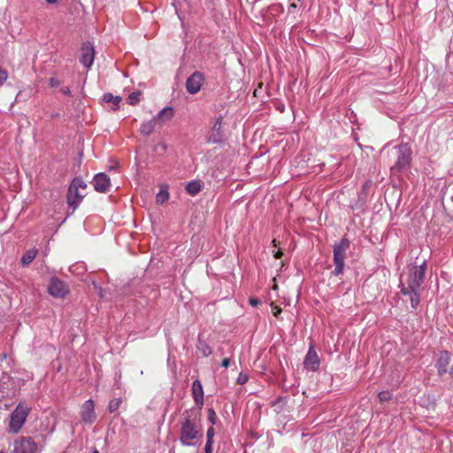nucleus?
I'll return each mask as SVG.
<instances>
[{
  "label": "nucleus",
  "instance_id": "nucleus-1",
  "mask_svg": "<svg viewBox=\"0 0 453 453\" xmlns=\"http://www.w3.org/2000/svg\"><path fill=\"white\" fill-rule=\"evenodd\" d=\"M426 270V260L421 265H411L408 273L401 280V292L410 296L411 305L416 309L420 302L419 288L424 280Z\"/></svg>",
  "mask_w": 453,
  "mask_h": 453
},
{
  "label": "nucleus",
  "instance_id": "nucleus-30",
  "mask_svg": "<svg viewBox=\"0 0 453 453\" xmlns=\"http://www.w3.org/2000/svg\"><path fill=\"white\" fill-rule=\"evenodd\" d=\"M7 72L0 67V86H2L7 80Z\"/></svg>",
  "mask_w": 453,
  "mask_h": 453
},
{
  "label": "nucleus",
  "instance_id": "nucleus-12",
  "mask_svg": "<svg viewBox=\"0 0 453 453\" xmlns=\"http://www.w3.org/2000/svg\"><path fill=\"white\" fill-rule=\"evenodd\" d=\"M95 58V51L92 45L89 43H85L81 47V63L86 67L89 68Z\"/></svg>",
  "mask_w": 453,
  "mask_h": 453
},
{
  "label": "nucleus",
  "instance_id": "nucleus-36",
  "mask_svg": "<svg viewBox=\"0 0 453 453\" xmlns=\"http://www.w3.org/2000/svg\"><path fill=\"white\" fill-rule=\"evenodd\" d=\"M282 256L283 252L280 250H278L274 254V257L277 259L280 258Z\"/></svg>",
  "mask_w": 453,
  "mask_h": 453
},
{
  "label": "nucleus",
  "instance_id": "nucleus-7",
  "mask_svg": "<svg viewBox=\"0 0 453 453\" xmlns=\"http://www.w3.org/2000/svg\"><path fill=\"white\" fill-rule=\"evenodd\" d=\"M69 286L58 277H51L48 285V293L56 298H64L69 294Z\"/></svg>",
  "mask_w": 453,
  "mask_h": 453
},
{
  "label": "nucleus",
  "instance_id": "nucleus-32",
  "mask_svg": "<svg viewBox=\"0 0 453 453\" xmlns=\"http://www.w3.org/2000/svg\"><path fill=\"white\" fill-rule=\"evenodd\" d=\"M280 313H281V309L279 306H274L273 308V316L278 317L279 314H280Z\"/></svg>",
  "mask_w": 453,
  "mask_h": 453
},
{
  "label": "nucleus",
  "instance_id": "nucleus-33",
  "mask_svg": "<svg viewBox=\"0 0 453 453\" xmlns=\"http://www.w3.org/2000/svg\"><path fill=\"white\" fill-rule=\"evenodd\" d=\"M249 303L251 306H257L260 303V301L257 298H250Z\"/></svg>",
  "mask_w": 453,
  "mask_h": 453
},
{
  "label": "nucleus",
  "instance_id": "nucleus-27",
  "mask_svg": "<svg viewBox=\"0 0 453 453\" xmlns=\"http://www.w3.org/2000/svg\"><path fill=\"white\" fill-rule=\"evenodd\" d=\"M208 420L212 426L217 422V414L212 408L208 409Z\"/></svg>",
  "mask_w": 453,
  "mask_h": 453
},
{
  "label": "nucleus",
  "instance_id": "nucleus-28",
  "mask_svg": "<svg viewBox=\"0 0 453 453\" xmlns=\"http://www.w3.org/2000/svg\"><path fill=\"white\" fill-rule=\"evenodd\" d=\"M378 397L380 402H387L391 399V394L388 391H381L379 393Z\"/></svg>",
  "mask_w": 453,
  "mask_h": 453
},
{
  "label": "nucleus",
  "instance_id": "nucleus-21",
  "mask_svg": "<svg viewBox=\"0 0 453 453\" xmlns=\"http://www.w3.org/2000/svg\"><path fill=\"white\" fill-rule=\"evenodd\" d=\"M156 125V120L152 119L147 122H143L141 126L140 131L143 135H149L154 131Z\"/></svg>",
  "mask_w": 453,
  "mask_h": 453
},
{
  "label": "nucleus",
  "instance_id": "nucleus-29",
  "mask_svg": "<svg viewBox=\"0 0 453 453\" xmlns=\"http://www.w3.org/2000/svg\"><path fill=\"white\" fill-rule=\"evenodd\" d=\"M249 380V377L247 374L241 372L237 378V383L240 385L245 384Z\"/></svg>",
  "mask_w": 453,
  "mask_h": 453
},
{
  "label": "nucleus",
  "instance_id": "nucleus-5",
  "mask_svg": "<svg viewBox=\"0 0 453 453\" xmlns=\"http://www.w3.org/2000/svg\"><path fill=\"white\" fill-rule=\"evenodd\" d=\"M350 246V242L348 238L343 237L341 241L335 243L333 247L334 253V269L332 273L335 276H338L342 273L344 269V261L346 258V252Z\"/></svg>",
  "mask_w": 453,
  "mask_h": 453
},
{
  "label": "nucleus",
  "instance_id": "nucleus-39",
  "mask_svg": "<svg viewBox=\"0 0 453 453\" xmlns=\"http://www.w3.org/2000/svg\"><path fill=\"white\" fill-rule=\"evenodd\" d=\"M273 246H275V247L277 246V243H276V240H275V239L273 241Z\"/></svg>",
  "mask_w": 453,
  "mask_h": 453
},
{
  "label": "nucleus",
  "instance_id": "nucleus-9",
  "mask_svg": "<svg viewBox=\"0 0 453 453\" xmlns=\"http://www.w3.org/2000/svg\"><path fill=\"white\" fill-rule=\"evenodd\" d=\"M204 81V76L200 72L193 73L186 81V88L189 94H196Z\"/></svg>",
  "mask_w": 453,
  "mask_h": 453
},
{
  "label": "nucleus",
  "instance_id": "nucleus-17",
  "mask_svg": "<svg viewBox=\"0 0 453 453\" xmlns=\"http://www.w3.org/2000/svg\"><path fill=\"white\" fill-rule=\"evenodd\" d=\"M173 117V109L172 107H165L153 118V119L156 120V124L162 125L171 120Z\"/></svg>",
  "mask_w": 453,
  "mask_h": 453
},
{
  "label": "nucleus",
  "instance_id": "nucleus-2",
  "mask_svg": "<svg viewBox=\"0 0 453 453\" xmlns=\"http://www.w3.org/2000/svg\"><path fill=\"white\" fill-rule=\"evenodd\" d=\"M180 423V441L183 446H195L203 437L201 427V413L199 410H187L182 414Z\"/></svg>",
  "mask_w": 453,
  "mask_h": 453
},
{
  "label": "nucleus",
  "instance_id": "nucleus-40",
  "mask_svg": "<svg viewBox=\"0 0 453 453\" xmlns=\"http://www.w3.org/2000/svg\"><path fill=\"white\" fill-rule=\"evenodd\" d=\"M92 453H99L97 449H95Z\"/></svg>",
  "mask_w": 453,
  "mask_h": 453
},
{
  "label": "nucleus",
  "instance_id": "nucleus-34",
  "mask_svg": "<svg viewBox=\"0 0 453 453\" xmlns=\"http://www.w3.org/2000/svg\"><path fill=\"white\" fill-rule=\"evenodd\" d=\"M61 92L65 95L71 96V90L68 87H63L61 88Z\"/></svg>",
  "mask_w": 453,
  "mask_h": 453
},
{
  "label": "nucleus",
  "instance_id": "nucleus-11",
  "mask_svg": "<svg viewBox=\"0 0 453 453\" xmlns=\"http://www.w3.org/2000/svg\"><path fill=\"white\" fill-rule=\"evenodd\" d=\"M319 364H320V361H319L317 352L315 351L313 347H310V349L306 354V357L304 358V362H303L304 367L310 371L315 372L319 369Z\"/></svg>",
  "mask_w": 453,
  "mask_h": 453
},
{
  "label": "nucleus",
  "instance_id": "nucleus-38",
  "mask_svg": "<svg viewBox=\"0 0 453 453\" xmlns=\"http://www.w3.org/2000/svg\"><path fill=\"white\" fill-rule=\"evenodd\" d=\"M49 4H56L58 0H46Z\"/></svg>",
  "mask_w": 453,
  "mask_h": 453
},
{
  "label": "nucleus",
  "instance_id": "nucleus-10",
  "mask_svg": "<svg viewBox=\"0 0 453 453\" xmlns=\"http://www.w3.org/2000/svg\"><path fill=\"white\" fill-rule=\"evenodd\" d=\"M81 421L85 424H92L95 422L96 418V415L95 412V403L89 399L87 400L81 408Z\"/></svg>",
  "mask_w": 453,
  "mask_h": 453
},
{
  "label": "nucleus",
  "instance_id": "nucleus-35",
  "mask_svg": "<svg viewBox=\"0 0 453 453\" xmlns=\"http://www.w3.org/2000/svg\"><path fill=\"white\" fill-rule=\"evenodd\" d=\"M230 365V360L229 358H224L223 361H222V367H225V368H227Z\"/></svg>",
  "mask_w": 453,
  "mask_h": 453
},
{
  "label": "nucleus",
  "instance_id": "nucleus-8",
  "mask_svg": "<svg viewBox=\"0 0 453 453\" xmlns=\"http://www.w3.org/2000/svg\"><path fill=\"white\" fill-rule=\"evenodd\" d=\"M38 447L31 437H19L13 442V453H37Z\"/></svg>",
  "mask_w": 453,
  "mask_h": 453
},
{
  "label": "nucleus",
  "instance_id": "nucleus-24",
  "mask_svg": "<svg viewBox=\"0 0 453 453\" xmlns=\"http://www.w3.org/2000/svg\"><path fill=\"white\" fill-rule=\"evenodd\" d=\"M104 101L105 103H112L114 105L119 106L121 102V97L119 96H113L111 93H106L104 95Z\"/></svg>",
  "mask_w": 453,
  "mask_h": 453
},
{
  "label": "nucleus",
  "instance_id": "nucleus-14",
  "mask_svg": "<svg viewBox=\"0 0 453 453\" xmlns=\"http://www.w3.org/2000/svg\"><path fill=\"white\" fill-rule=\"evenodd\" d=\"M449 364L450 354L448 351L441 352L436 364L438 374L440 376H443L449 372L448 369Z\"/></svg>",
  "mask_w": 453,
  "mask_h": 453
},
{
  "label": "nucleus",
  "instance_id": "nucleus-23",
  "mask_svg": "<svg viewBox=\"0 0 453 453\" xmlns=\"http://www.w3.org/2000/svg\"><path fill=\"white\" fill-rule=\"evenodd\" d=\"M202 189V186L198 181H190L186 186L187 192L191 196L197 195Z\"/></svg>",
  "mask_w": 453,
  "mask_h": 453
},
{
  "label": "nucleus",
  "instance_id": "nucleus-6",
  "mask_svg": "<svg viewBox=\"0 0 453 453\" xmlns=\"http://www.w3.org/2000/svg\"><path fill=\"white\" fill-rule=\"evenodd\" d=\"M87 184L81 178H74L72 181L67 194V203L73 210H76L82 198L85 196L84 194L79 192V188L85 189Z\"/></svg>",
  "mask_w": 453,
  "mask_h": 453
},
{
  "label": "nucleus",
  "instance_id": "nucleus-15",
  "mask_svg": "<svg viewBox=\"0 0 453 453\" xmlns=\"http://www.w3.org/2000/svg\"><path fill=\"white\" fill-rule=\"evenodd\" d=\"M192 395L198 409L201 410L203 405V388L199 380H196L192 384Z\"/></svg>",
  "mask_w": 453,
  "mask_h": 453
},
{
  "label": "nucleus",
  "instance_id": "nucleus-18",
  "mask_svg": "<svg viewBox=\"0 0 453 453\" xmlns=\"http://www.w3.org/2000/svg\"><path fill=\"white\" fill-rule=\"evenodd\" d=\"M38 254V250L35 248L27 250L21 257L20 263L23 266H27L32 263Z\"/></svg>",
  "mask_w": 453,
  "mask_h": 453
},
{
  "label": "nucleus",
  "instance_id": "nucleus-37",
  "mask_svg": "<svg viewBox=\"0 0 453 453\" xmlns=\"http://www.w3.org/2000/svg\"><path fill=\"white\" fill-rule=\"evenodd\" d=\"M370 186H371V183H370L369 181H367V182H365V183L364 184L363 188H364V189H365V188H370Z\"/></svg>",
  "mask_w": 453,
  "mask_h": 453
},
{
  "label": "nucleus",
  "instance_id": "nucleus-25",
  "mask_svg": "<svg viewBox=\"0 0 453 453\" xmlns=\"http://www.w3.org/2000/svg\"><path fill=\"white\" fill-rule=\"evenodd\" d=\"M142 92L141 91H134L128 96V101L131 105L137 104L141 100Z\"/></svg>",
  "mask_w": 453,
  "mask_h": 453
},
{
  "label": "nucleus",
  "instance_id": "nucleus-19",
  "mask_svg": "<svg viewBox=\"0 0 453 453\" xmlns=\"http://www.w3.org/2000/svg\"><path fill=\"white\" fill-rule=\"evenodd\" d=\"M197 349L203 357H209L212 354V349L211 346L204 341H203L200 337L197 341Z\"/></svg>",
  "mask_w": 453,
  "mask_h": 453
},
{
  "label": "nucleus",
  "instance_id": "nucleus-16",
  "mask_svg": "<svg viewBox=\"0 0 453 453\" xmlns=\"http://www.w3.org/2000/svg\"><path fill=\"white\" fill-rule=\"evenodd\" d=\"M222 120H223V118L221 116L217 118L213 127H211L210 134L208 136V142H209L216 143V142H220V140H221Z\"/></svg>",
  "mask_w": 453,
  "mask_h": 453
},
{
  "label": "nucleus",
  "instance_id": "nucleus-4",
  "mask_svg": "<svg viewBox=\"0 0 453 453\" xmlns=\"http://www.w3.org/2000/svg\"><path fill=\"white\" fill-rule=\"evenodd\" d=\"M30 411V407L20 402L10 415L7 432L12 434H18L24 426Z\"/></svg>",
  "mask_w": 453,
  "mask_h": 453
},
{
  "label": "nucleus",
  "instance_id": "nucleus-20",
  "mask_svg": "<svg viewBox=\"0 0 453 453\" xmlns=\"http://www.w3.org/2000/svg\"><path fill=\"white\" fill-rule=\"evenodd\" d=\"M215 435L213 426H211L206 433L207 441L204 447L205 453H212L213 437Z\"/></svg>",
  "mask_w": 453,
  "mask_h": 453
},
{
  "label": "nucleus",
  "instance_id": "nucleus-22",
  "mask_svg": "<svg viewBox=\"0 0 453 453\" xmlns=\"http://www.w3.org/2000/svg\"><path fill=\"white\" fill-rule=\"evenodd\" d=\"M169 199L168 187L166 185L161 186L159 192L157 194V203L163 204Z\"/></svg>",
  "mask_w": 453,
  "mask_h": 453
},
{
  "label": "nucleus",
  "instance_id": "nucleus-3",
  "mask_svg": "<svg viewBox=\"0 0 453 453\" xmlns=\"http://www.w3.org/2000/svg\"><path fill=\"white\" fill-rule=\"evenodd\" d=\"M388 156L395 159L394 165L390 166L392 174L406 172L411 167V150L407 143L393 147L388 150Z\"/></svg>",
  "mask_w": 453,
  "mask_h": 453
},
{
  "label": "nucleus",
  "instance_id": "nucleus-31",
  "mask_svg": "<svg viewBox=\"0 0 453 453\" xmlns=\"http://www.w3.org/2000/svg\"><path fill=\"white\" fill-rule=\"evenodd\" d=\"M60 81L55 77H51L50 80H49V85L51 87V88H57L60 85Z\"/></svg>",
  "mask_w": 453,
  "mask_h": 453
},
{
  "label": "nucleus",
  "instance_id": "nucleus-26",
  "mask_svg": "<svg viewBox=\"0 0 453 453\" xmlns=\"http://www.w3.org/2000/svg\"><path fill=\"white\" fill-rule=\"evenodd\" d=\"M122 403V399L121 398H114L112 399L111 401H110L109 403V405H108V410L111 413L116 411L120 404Z\"/></svg>",
  "mask_w": 453,
  "mask_h": 453
},
{
  "label": "nucleus",
  "instance_id": "nucleus-13",
  "mask_svg": "<svg viewBox=\"0 0 453 453\" xmlns=\"http://www.w3.org/2000/svg\"><path fill=\"white\" fill-rule=\"evenodd\" d=\"M110 178L105 173H97L92 181L94 188L97 192L104 193L107 192L110 188Z\"/></svg>",
  "mask_w": 453,
  "mask_h": 453
}]
</instances>
